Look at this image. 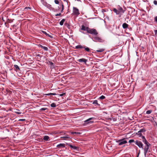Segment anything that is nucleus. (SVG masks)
Masks as SVG:
<instances>
[{"mask_svg":"<svg viewBox=\"0 0 157 157\" xmlns=\"http://www.w3.org/2000/svg\"><path fill=\"white\" fill-rule=\"evenodd\" d=\"M87 32L88 33L97 35L98 34V33L97 32L96 30L95 29H91L88 28V29L87 30Z\"/></svg>","mask_w":157,"mask_h":157,"instance_id":"1","label":"nucleus"},{"mask_svg":"<svg viewBox=\"0 0 157 157\" xmlns=\"http://www.w3.org/2000/svg\"><path fill=\"white\" fill-rule=\"evenodd\" d=\"M116 142L119 143V145H121L127 143V141L125 140V139L119 140L116 141Z\"/></svg>","mask_w":157,"mask_h":157,"instance_id":"2","label":"nucleus"},{"mask_svg":"<svg viewBox=\"0 0 157 157\" xmlns=\"http://www.w3.org/2000/svg\"><path fill=\"white\" fill-rule=\"evenodd\" d=\"M73 13L77 16L80 13H79L78 10L76 7H74L73 8Z\"/></svg>","mask_w":157,"mask_h":157,"instance_id":"3","label":"nucleus"},{"mask_svg":"<svg viewBox=\"0 0 157 157\" xmlns=\"http://www.w3.org/2000/svg\"><path fill=\"white\" fill-rule=\"evenodd\" d=\"M135 144L137 145L140 148H143V144L140 141L136 140L135 142Z\"/></svg>","mask_w":157,"mask_h":157,"instance_id":"4","label":"nucleus"},{"mask_svg":"<svg viewBox=\"0 0 157 157\" xmlns=\"http://www.w3.org/2000/svg\"><path fill=\"white\" fill-rule=\"evenodd\" d=\"M94 41L97 42H101L102 40L99 37L96 36L94 37L93 39Z\"/></svg>","mask_w":157,"mask_h":157,"instance_id":"5","label":"nucleus"},{"mask_svg":"<svg viewBox=\"0 0 157 157\" xmlns=\"http://www.w3.org/2000/svg\"><path fill=\"white\" fill-rule=\"evenodd\" d=\"M149 146H145L144 148V155L145 157H146V154L149 149Z\"/></svg>","mask_w":157,"mask_h":157,"instance_id":"6","label":"nucleus"},{"mask_svg":"<svg viewBox=\"0 0 157 157\" xmlns=\"http://www.w3.org/2000/svg\"><path fill=\"white\" fill-rule=\"evenodd\" d=\"M145 130L144 129H141L136 134L138 135L139 136H141L142 135V133L144 132H145Z\"/></svg>","mask_w":157,"mask_h":157,"instance_id":"7","label":"nucleus"},{"mask_svg":"<svg viewBox=\"0 0 157 157\" xmlns=\"http://www.w3.org/2000/svg\"><path fill=\"white\" fill-rule=\"evenodd\" d=\"M88 27H86L84 25H82L81 26V30H83L84 31H86L87 32V30L88 29ZM80 31L81 32V33H84L83 32H82L81 30L80 29Z\"/></svg>","mask_w":157,"mask_h":157,"instance_id":"8","label":"nucleus"},{"mask_svg":"<svg viewBox=\"0 0 157 157\" xmlns=\"http://www.w3.org/2000/svg\"><path fill=\"white\" fill-rule=\"evenodd\" d=\"M93 118H90L85 121V122L87 124H91L93 123V121H91Z\"/></svg>","mask_w":157,"mask_h":157,"instance_id":"9","label":"nucleus"},{"mask_svg":"<svg viewBox=\"0 0 157 157\" xmlns=\"http://www.w3.org/2000/svg\"><path fill=\"white\" fill-rule=\"evenodd\" d=\"M43 4L44 6H45L48 9H50L52 8L51 6L48 4L46 2H44L43 3Z\"/></svg>","mask_w":157,"mask_h":157,"instance_id":"10","label":"nucleus"},{"mask_svg":"<svg viewBox=\"0 0 157 157\" xmlns=\"http://www.w3.org/2000/svg\"><path fill=\"white\" fill-rule=\"evenodd\" d=\"M78 61L80 62H84L85 63H86V62L87 61V60L84 58H82L78 59Z\"/></svg>","mask_w":157,"mask_h":157,"instance_id":"11","label":"nucleus"},{"mask_svg":"<svg viewBox=\"0 0 157 157\" xmlns=\"http://www.w3.org/2000/svg\"><path fill=\"white\" fill-rule=\"evenodd\" d=\"M65 146V144H60L57 146V147L58 148L64 147Z\"/></svg>","mask_w":157,"mask_h":157,"instance_id":"12","label":"nucleus"},{"mask_svg":"<svg viewBox=\"0 0 157 157\" xmlns=\"http://www.w3.org/2000/svg\"><path fill=\"white\" fill-rule=\"evenodd\" d=\"M118 10L120 14L123 13L124 12V11L123 10L122 8L121 7H118Z\"/></svg>","mask_w":157,"mask_h":157,"instance_id":"13","label":"nucleus"},{"mask_svg":"<svg viewBox=\"0 0 157 157\" xmlns=\"http://www.w3.org/2000/svg\"><path fill=\"white\" fill-rule=\"evenodd\" d=\"M68 145L72 149H75V150H77L78 149V147H76V146H73L70 144H68Z\"/></svg>","mask_w":157,"mask_h":157,"instance_id":"14","label":"nucleus"},{"mask_svg":"<svg viewBox=\"0 0 157 157\" xmlns=\"http://www.w3.org/2000/svg\"><path fill=\"white\" fill-rule=\"evenodd\" d=\"M113 11L115 12L116 14L117 15H118V14H120V13H119V12L118 11V10H117V9H116V8H113Z\"/></svg>","mask_w":157,"mask_h":157,"instance_id":"15","label":"nucleus"},{"mask_svg":"<svg viewBox=\"0 0 157 157\" xmlns=\"http://www.w3.org/2000/svg\"><path fill=\"white\" fill-rule=\"evenodd\" d=\"M49 137L47 136H45L43 138L44 140L46 141H49Z\"/></svg>","mask_w":157,"mask_h":157,"instance_id":"16","label":"nucleus"},{"mask_svg":"<svg viewBox=\"0 0 157 157\" xmlns=\"http://www.w3.org/2000/svg\"><path fill=\"white\" fill-rule=\"evenodd\" d=\"M128 25L126 23H124L122 25V27L124 29H126L128 27Z\"/></svg>","mask_w":157,"mask_h":157,"instance_id":"17","label":"nucleus"},{"mask_svg":"<svg viewBox=\"0 0 157 157\" xmlns=\"http://www.w3.org/2000/svg\"><path fill=\"white\" fill-rule=\"evenodd\" d=\"M14 69L15 70L17 71L20 70V68L17 65H14Z\"/></svg>","mask_w":157,"mask_h":157,"instance_id":"18","label":"nucleus"},{"mask_svg":"<svg viewBox=\"0 0 157 157\" xmlns=\"http://www.w3.org/2000/svg\"><path fill=\"white\" fill-rule=\"evenodd\" d=\"M143 142L145 144H146V146H149L150 144L146 140H144Z\"/></svg>","mask_w":157,"mask_h":157,"instance_id":"19","label":"nucleus"},{"mask_svg":"<svg viewBox=\"0 0 157 157\" xmlns=\"http://www.w3.org/2000/svg\"><path fill=\"white\" fill-rule=\"evenodd\" d=\"M84 48V47L82 46L81 45H78L75 46V48L78 49V48Z\"/></svg>","mask_w":157,"mask_h":157,"instance_id":"20","label":"nucleus"},{"mask_svg":"<svg viewBox=\"0 0 157 157\" xmlns=\"http://www.w3.org/2000/svg\"><path fill=\"white\" fill-rule=\"evenodd\" d=\"M49 63L50 65L51 66V68H53L54 67V63L51 62V61H49Z\"/></svg>","mask_w":157,"mask_h":157,"instance_id":"21","label":"nucleus"},{"mask_svg":"<svg viewBox=\"0 0 157 157\" xmlns=\"http://www.w3.org/2000/svg\"><path fill=\"white\" fill-rule=\"evenodd\" d=\"M42 32L43 33L45 34L46 35L50 37L51 38H52V36L51 35H50L48 34H47V33L46 32H45L44 31H42Z\"/></svg>","mask_w":157,"mask_h":157,"instance_id":"22","label":"nucleus"},{"mask_svg":"<svg viewBox=\"0 0 157 157\" xmlns=\"http://www.w3.org/2000/svg\"><path fill=\"white\" fill-rule=\"evenodd\" d=\"M65 19H63L62 20H61V21L60 22H59V24L61 25H62L63 24V23L65 21Z\"/></svg>","mask_w":157,"mask_h":157,"instance_id":"23","label":"nucleus"},{"mask_svg":"<svg viewBox=\"0 0 157 157\" xmlns=\"http://www.w3.org/2000/svg\"><path fill=\"white\" fill-rule=\"evenodd\" d=\"M45 95H48V96H49L50 95H56V93H50L46 94Z\"/></svg>","mask_w":157,"mask_h":157,"instance_id":"24","label":"nucleus"},{"mask_svg":"<svg viewBox=\"0 0 157 157\" xmlns=\"http://www.w3.org/2000/svg\"><path fill=\"white\" fill-rule=\"evenodd\" d=\"M51 106L52 107L55 108L56 107V105L55 103H53L51 104Z\"/></svg>","mask_w":157,"mask_h":157,"instance_id":"25","label":"nucleus"},{"mask_svg":"<svg viewBox=\"0 0 157 157\" xmlns=\"http://www.w3.org/2000/svg\"><path fill=\"white\" fill-rule=\"evenodd\" d=\"M104 50V49H101L98 50H96L97 52H102Z\"/></svg>","mask_w":157,"mask_h":157,"instance_id":"26","label":"nucleus"},{"mask_svg":"<svg viewBox=\"0 0 157 157\" xmlns=\"http://www.w3.org/2000/svg\"><path fill=\"white\" fill-rule=\"evenodd\" d=\"M152 112V110H147L146 111V114H150Z\"/></svg>","mask_w":157,"mask_h":157,"instance_id":"27","label":"nucleus"},{"mask_svg":"<svg viewBox=\"0 0 157 157\" xmlns=\"http://www.w3.org/2000/svg\"><path fill=\"white\" fill-rule=\"evenodd\" d=\"M84 48H85V49L86 51L88 52H89L90 51V49L89 48L87 47H84Z\"/></svg>","mask_w":157,"mask_h":157,"instance_id":"28","label":"nucleus"},{"mask_svg":"<svg viewBox=\"0 0 157 157\" xmlns=\"http://www.w3.org/2000/svg\"><path fill=\"white\" fill-rule=\"evenodd\" d=\"M93 104L95 105H98V101L97 100H95L93 101Z\"/></svg>","mask_w":157,"mask_h":157,"instance_id":"29","label":"nucleus"},{"mask_svg":"<svg viewBox=\"0 0 157 157\" xmlns=\"http://www.w3.org/2000/svg\"><path fill=\"white\" fill-rule=\"evenodd\" d=\"M105 96H104L103 95H102L99 97V98L101 99H105Z\"/></svg>","mask_w":157,"mask_h":157,"instance_id":"30","label":"nucleus"},{"mask_svg":"<svg viewBox=\"0 0 157 157\" xmlns=\"http://www.w3.org/2000/svg\"><path fill=\"white\" fill-rule=\"evenodd\" d=\"M62 138H70V137L68 136H63L61 137Z\"/></svg>","mask_w":157,"mask_h":157,"instance_id":"31","label":"nucleus"},{"mask_svg":"<svg viewBox=\"0 0 157 157\" xmlns=\"http://www.w3.org/2000/svg\"><path fill=\"white\" fill-rule=\"evenodd\" d=\"M44 50L45 51H48V48L47 47L44 46L43 48Z\"/></svg>","mask_w":157,"mask_h":157,"instance_id":"32","label":"nucleus"},{"mask_svg":"<svg viewBox=\"0 0 157 157\" xmlns=\"http://www.w3.org/2000/svg\"><path fill=\"white\" fill-rule=\"evenodd\" d=\"M134 142V140H129L128 142L129 143H131Z\"/></svg>","mask_w":157,"mask_h":157,"instance_id":"33","label":"nucleus"},{"mask_svg":"<svg viewBox=\"0 0 157 157\" xmlns=\"http://www.w3.org/2000/svg\"><path fill=\"white\" fill-rule=\"evenodd\" d=\"M47 109L46 108H42L40 109V110L41 111H44Z\"/></svg>","mask_w":157,"mask_h":157,"instance_id":"34","label":"nucleus"},{"mask_svg":"<svg viewBox=\"0 0 157 157\" xmlns=\"http://www.w3.org/2000/svg\"><path fill=\"white\" fill-rule=\"evenodd\" d=\"M142 139H143L142 141H143V142L144 141V140H146L145 139V137L144 136H142Z\"/></svg>","mask_w":157,"mask_h":157,"instance_id":"35","label":"nucleus"},{"mask_svg":"<svg viewBox=\"0 0 157 157\" xmlns=\"http://www.w3.org/2000/svg\"><path fill=\"white\" fill-rule=\"evenodd\" d=\"M55 2L56 4H58L59 3V1L57 0H55Z\"/></svg>","mask_w":157,"mask_h":157,"instance_id":"36","label":"nucleus"},{"mask_svg":"<svg viewBox=\"0 0 157 157\" xmlns=\"http://www.w3.org/2000/svg\"><path fill=\"white\" fill-rule=\"evenodd\" d=\"M154 4L155 5H157V1H154L153 2Z\"/></svg>","mask_w":157,"mask_h":157,"instance_id":"37","label":"nucleus"},{"mask_svg":"<svg viewBox=\"0 0 157 157\" xmlns=\"http://www.w3.org/2000/svg\"><path fill=\"white\" fill-rule=\"evenodd\" d=\"M61 6L62 7V10H61V12H62L63 10V4H62Z\"/></svg>","mask_w":157,"mask_h":157,"instance_id":"38","label":"nucleus"},{"mask_svg":"<svg viewBox=\"0 0 157 157\" xmlns=\"http://www.w3.org/2000/svg\"><path fill=\"white\" fill-rule=\"evenodd\" d=\"M72 134H80V133L79 132H72Z\"/></svg>","mask_w":157,"mask_h":157,"instance_id":"39","label":"nucleus"},{"mask_svg":"<svg viewBox=\"0 0 157 157\" xmlns=\"http://www.w3.org/2000/svg\"><path fill=\"white\" fill-rule=\"evenodd\" d=\"M25 120V119H20L19 121H24Z\"/></svg>","mask_w":157,"mask_h":157,"instance_id":"40","label":"nucleus"},{"mask_svg":"<svg viewBox=\"0 0 157 157\" xmlns=\"http://www.w3.org/2000/svg\"><path fill=\"white\" fill-rule=\"evenodd\" d=\"M30 7H25V10H28L29 9H30Z\"/></svg>","mask_w":157,"mask_h":157,"instance_id":"41","label":"nucleus"},{"mask_svg":"<svg viewBox=\"0 0 157 157\" xmlns=\"http://www.w3.org/2000/svg\"><path fill=\"white\" fill-rule=\"evenodd\" d=\"M60 15H61V13H59V14H56L55 16H60Z\"/></svg>","mask_w":157,"mask_h":157,"instance_id":"42","label":"nucleus"},{"mask_svg":"<svg viewBox=\"0 0 157 157\" xmlns=\"http://www.w3.org/2000/svg\"><path fill=\"white\" fill-rule=\"evenodd\" d=\"M65 94V93L60 94H59V95L60 96H63Z\"/></svg>","mask_w":157,"mask_h":157,"instance_id":"43","label":"nucleus"},{"mask_svg":"<svg viewBox=\"0 0 157 157\" xmlns=\"http://www.w3.org/2000/svg\"><path fill=\"white\" fill-rule=\"evenodd\" d=\"M154 32L155 34H157V30H154Z\"/></svg>","mask_w":157,"mask_h":157,"instance_id":"44","label":"nucleus"},{"mask_svg":"<svg viewBox=\"0 0 157 157\" xmlns=\"http://www.w3.org/2000/svg\"><path fill=\"white\" fill-rule=\"evenodd\" d=\"M16 113L17 114H21V112H16Z\"/></svg>","mask_w":157,"mask_h":157,"instance_id":"45","label":"nucleus"},{"mask_svg":"<svg viewBox=\"0 0 157 157\" xmlns=\"http://www.w3.org/2000/svg\"><path fill=\"white\" fill-rule=\"evenodd\" d=\"M155 21L157 22V16L156 17H155Z\"/></svg>","mask_w":157,"mask_h":157,"instance_id":"46","label":"nucleus"},{"mask_svg":"<svg viewBox=\"0 0 157 157\" xmlns=\"http://www.w3.org/2000/svg\"><path fill=\"white\" fill-rule=\"evenodd\" d=\"M40 46L41 47V48H43L44 46H42V45H40Z\"/></svg>","mask_w":157,"mask_h":157,"instance_id":"47","label":"nucleus"},{"mask_svg":"<svg viewBox=\"0 0 157 157\" xmlns=\"http://www.w3.org/2000/svg\"><path fill=\"white\" fill-rule=\"evenodd\" d=\"M155 123L156 124H157V123L156 122H155Z\"/></svg>","mask_w":157,"mask_h":157,"instance_id":"48","label":"nucleus"}]
</instances>
